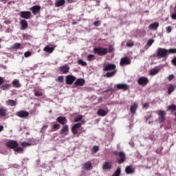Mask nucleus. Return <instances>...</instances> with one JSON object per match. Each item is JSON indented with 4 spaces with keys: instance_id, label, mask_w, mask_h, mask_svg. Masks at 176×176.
<instances>
[{
    "instance_id": "obj_49",
    "label": "nucleus",
    "mask_w": 176,
    "mask_h": 176,
    "mask_svg": "<svg viewBox=\"0 0 176 176\" xmlns=\"http://www.w3.org/2000/svg\"><path fill=\"white\" fill-rule=\"evenodd\" d=\"M31 55H32V54H31V52H30V51H28L24 53V56L26 58L28 57H30Z\"/></svg>"
},
{
    "instance_id": "obj_26",
    "label": "nucleus",
    "mask_w": 176,
    "mask_h": 176,
    "mask_svg": "<svg viewBox=\"0 0 176 176\" xmlns=\"http://www.w3.org/2000/svg\"><path fill=\"white\" fill-rule=\"evenodd\" d=\"M43 52H45L46 53H50V54L53 53V52H54V47L47 45L43 48Z\"/></svg>"
},
{
    "instance_id": "obj_59",
    "label": "nucleus",
    "mask_w": 176,
    "mask_h": 176,
    "mask_svg": "<svg viewBox=\"0 0 176 176\" xmlns=\"http://www.w3.org/2000/svg\"><path fill=\"white\" fill-rule=\"evenodd\" d=\"M106 76L107 78H111V72H107V74H106Z\"/></svg>"
},
{
    "instance_id": "obj_53",
    "label": "nucleus",
    "mask_w": 176,
    "mask_h": 176,
    "mask_svg": "<svg viewBox=\"0 0 176 176\" xmlns=\"http://www.w3.org/2000/svg\"><path fill=\"white\" fill-rule=\"evenodd\" d=\"M133 46H134V43H133V42H130V43H126V47H133Z\"/></svg>"
},
{
    "instance_id": "obj_58",
    "label": "nucleus",
    "mask_w": 176,
    "mask_h": 176,
    "mask_svg": "<svg viewBox=\"0 0 176 176\" xmlns=\"http://www.w3.org/2000/svg\"><path fill=\"white\" fill-rule=\"evenodd\" d=\"M3 85V78L0 76V86H2Z\"/></svg>"
},
{
    "instance_id": "obj_13",
    "label": "nucleus",
    "mask_w": 176,
    "mask_h": 176,
    "mask_svg": "<svg viewBox=\"0 0 176 176\" xmlns=\"http://www.w3.org/2000/svg\"><path fill=\"white\" fill-rule=\"evenodd\" d=\"M59 71H60V74L65 75V74H68V72H69V66L68 65L61 66L59 67Z\"/></svg>"
},
{
    "instance_id": "obj_54",
    "label": "nucleus",
    "mask_w": 176,
    "mask_h": 176,
    "mask_svg": "<svg viewBox=\"0 0 176 176\" xmlns=\"http://www.w3.org/2000/svg\"><path fill=\"white\" fill-rule=\"evenodd\" d=\"M49 127L48 125H44L42 128H41V131H46V129Z\"/></svg>"
},
{
    "instance_id": "obj_44",
    "label": "nucleus",
    "mask_w": 176,
    "mask_h": 176,
    "mask_svg": "<svg viewBox=\"0 0 176 176\" xmlns=\"http://www.w3.org/2000/svg\"><path fill=\"white\" fill-rule=\"evenodd\" d=\"M98 151H100V147L98 146H94L92 148V153H97Z\"/></svg>"
},
{
    "instance_id": "obj_6",
    "label": "nucleus",
    "mask_w": 176,
    "mask_h": 176,
    "mask_svg": "<svg viewBox=\"0 0 176 176\" xmlns=\"http://www.w3.org/2000/svg\"><path fill=\"white\" fill-rule=\"evenodd\" d=\"M138 83L140 86H142L143 87H145L148 83H149V79L146 77H140L138 80Z\"/></svg>"
},
{
    "instance_id": "obj_28",
    "label": "nucleus",
    "mask_w": 176,
    "mask_h": 176,
    "mask_svg": "<svg viewBox=\"0 0 176 176\" xmlns=\"http://www.w3.org/2000/svg\"><path fill=\"white\" fill-rule=\"evenodd\" d=\"M116 65L115 64H111V76H114V75L118 72V70L115 69Z\"/></svg>"
},
{
    "instance_id": "obj_3",
    "label": "nucleus",
    "mask_w": 176,
    "mask_h": 176,
    "mask_svg": "<svg viewBox=\"0 0 176 176\" xmlns=\"http://www.w3.org/2000/svg\"><path fill=\"white\" fill-rule=\"evenodd\" d=\"M110 53L111 52V47H109V50L107 48H104V47H95L94 49V53H95V54H98V56H105V54H107V53Z\"/></svg>"
},
{
    "instance_id": "obj_34",
    "label": "nucleus",
    "mask_w": 176,
    "mask_h": 176,
    "mask_svg": "<svg viewBox=\"0 0 176 176\" xmlns=\"http://www.w3.org/2000/svg\"><path fill=\"white\" fill-rule=\"evenodd\" d=\"M167 111H172L173 112L176 111V105L171 104L167 107Z\"/></svg>"
},
{
    "instance_id": "obj_33",
    "label": "nucleus",
    "mask_w": 176,
    "mask_h": 176,
    "mask_svg": "<svg viewBox=\"0 0 176 176\" xmlns=\"http://www.w3.org/2000/svg\"><path fill=\"white\" fill-rule=\"evenodd\" d=\"M103 170H109L111 168V162H106L102 166Z\"/></svg>"
},
{
    "instance_id": "obj_61",
    "label": "nucleus",
    "mask_w": 176,
    "mask_h": 176,
    "mask_svg": "<svg viewBox=\"0 0 176 176\" xmlns=\"http://www.w3.org/2000/svg\"><path fill=\"white\" fill-rule=\"evenodd\" d=\"M2 130H3V126H0V133H1V131H2Z\"/></svg>"
},
{
    "instance_id": "obj_52",
    "label": "nucleus",
    "mask_w": 176,
    "mask_h": 176,
    "mask_svg": "<svg viewBox=\"0 0 176 176\" xmlns=\"http://www.w3.org/2000/svg\"><path fill=\"white\" fill-rule=\"evenodd\" d=\"M166 32L167 34H170L171 31H172V28L171 26H168L166 28Z\"/></svg>"
},
{
    "instance_id": "obj_37",
    "label": "nucleus",
    "mask_w": 176,
    "mask_h": 176,
    "mask_svg": "<svg viewBox=\"0 0 176 176\" xmlns=\"http://www.w3.org/2000/svg\"><path fill=\"white\" fill-rule=\"evenodd\" d=\"M14 152H17L18 153H23L24 152V149L22 147L16 146L15 149H14Z\"/></svg>"
},
{
    "instance_id": "obj_2",
    "label": "nucleus",
    "mask_w": 176,
    "mask_h": 176,
    "mask_svg": "<svg viewBox=\"0 0 176 176\" xmlns=\"http://www.w3.org/2000/svg\"><path fill=\"white\" fill-rule=\"evenodd\" d=\"M113 155L116 156V162L118 164H122L126 162V153L123 151H113Z\"/></svg>"
},
{
    "instance_id": "obj_46",
    "label": "nucleus",
    "mask_w": 176,
    "mask_h": 176,
    "mask_svg": "<svg viewBox=\"0 0 176 176\" xmlns=\"http://www.w3.org/2000/svg\"><path fill=\"white\" fill-rule=\"evenodd\" d=\"M87 60H88V61H93V60H94V55L89 54L87 56Z\"/></svg>"
},
{
    "instance_id": "obj_10",
    "label": "nucleus",
    "mask_w": 176,
    "mask_h": 176,
    "mask_svg": "<svg viewBox=\"0 0 176 176\" xmlns=\"http://www.w3.org/2000/svg\"><path fill=\"white\" fill-rule=\"evenodd\" d=\"M56 122L59 123V124L64 126L68 123V120H67V118L65 116H59L56 118Z\"/></svg>"
},
{
    "instance_id": "obj_15",
    "label": "nucleus",
    "mask_w": 176,
    "mask_h": 176,
    "mask_svg": "<svg viewBox=\"0 0 176 176\" xmlns=\"http://www.w3.org/2000/svg\"><path fill=\"white\" fill-rule=\"evenodd\" d=\"M69 133V126H68V124L63 125L62 129L59 131V134H65L67 135Z\"/></svg>"
},
{
    "instance_id": "obj_4",
    "label": "nucleus",
    "mask_w": 176,
    "mask_h": 176,
    "mask_svg": "<svg viewBox=\"0 0 176 176\" xmlns=\"http://www.w3.org/2000/svg\"><path fill=\"white\" fill-rule=\"evenodd\" d=\"M6 146L7 148H10V149H15L19 146V143L15 140H9L5 143Z\"/></svg>"
},
{
    "instance_id": "obj_45",
    "label": "nucleus",
    "mask_w": 176,
    "mask_h": 176,
    "mask_svg": "<svg viewBox=\"0 0 176 176\" xmlns=\"http://www.w3.org/2000/svg\"><path fill=\"white\" fill-rule=\"evenodd\" d=\"M21 46V44L19 43H16L13 46H12V49H20Z\"/></svg>"
},
{
    "instance_id": "obj_31",
    "label": "nucleus",
    "mask_w": 176,
    "mask_h": 176,
    "mask_svg": "<svg viewBox=\"0 0 176 176\" xmlns=\"http://www.w3.org/2000/svg\"><path fill=\"white\" fill-rule=\"evenodd\" d=\"M7 105L10 106V107H16V105H17V102H16V101H14V100H10L9 99L7 102H6Z\"/></svg>"
},
{
    "instance_id": "obj_23",
    "label": "nucleus",
    "mask_w": 176,
    "mask_h": 176,
    "mask_svg": "<svg viewBox=\"0 0 176 176\" xmlns=\"http://www.w3.org/2000/svg\"><path fill=\"white\" fill-rule=\"evenodd\" d=\"M176 89L175 85L169 84L168 85V94H171Z\"/></svg>"
},
{
    "instance_id": "obj_30",
    "label": "nucleus",
    "mask_w": 176,
    "mask_h": 176,
    "mask_svg": "<svg viewBox=\"0 0 176 176\" xmlns=\"http://www.w3.org/2000/svg\"><path fill=\"white\" fill-rule=\"evenodd\" d=\"M34 93L36 97H42L43 96V92L41 89H34Z\"/></svg>"
},
{
    "instance_id": "obj_19",
    "label": "nucleus",
    "mask_w": 176,
    "mask_h": 176,
    "mask_svg": "<svg viewBox=\"0 0 176 176\" xmlns=\"http://www.w3.org/2000/svg\"><path fill=\"white\" fill-rule=\"evenodd\" d=\"M125 173L127 174H133V173H135V169L133 168V166L129 165L126 167Z\"/></svg>"
},
{
    "instance_id": "obj_47",
    "label": "nucleus",
    "mask_w": 176,
    "mask_h": 176,
    "mask_svg": "<svg viewBox=\"0 0 176 176\" xmlns=\"http://www.w3.org/2000/svg\"><path fill=\"white\" fill-rule=\"evenodd\" d=\"M174 78H175V76H174V74H170L168 76V80L171 82Z\"/></svg>"
},
{
    "instance_id": "obj_63",
    "label": "nucleus",
    "mask_w": 176,
    "mask_h": 176,
    "mask_svg": "<svg viewBox=\"0 0 176 176\" xmlns=\"http://www.w3.org/2000/svg\"><path fill=\"white\" fill-rule=\"evenodd\" d=\"M98 5H100V1L98 2V5L97 6H98Z\"/></svg>"
},
{
    "instance_id": "obj_7",
    "label": "nucleus",
    "mask_w": 176,
    "mask_h": 176,
    "mask_svg": "<svg viewBox=\"0 0 176 176\" xmlns=\"http://www.w3.org/2000/svg\"><path fill=\"white\" fill-rule=\"evenodd\" d=\"M131 64V60L127 56L122 58L120 62L121 67H123V65H130Z\"/></svg>"
},
{
    "instance_id": "obj_48",
    "label": "nucleus",
    "mask_w": 176,
    "mask_h": 176,
    "mask_svg": "<svg viewBox=\"0 0 176 176\" xmlns=\"http://www.w3.org/2000/svg\"><path fill=\"white\" fill-rule=\"evenodd\" d=\"M21 146H31V143L23 142L21 143Z\"/></svg>"
},
{
    "instance_id": "obj_55",
    "label": "nucleus",
    "mask_w": 176,
    "mask_h": 176,
    "mask_svg": "<svg viewBox=\"0 0 176 176\" xmlns=\"http://www.w3.org/2000/svg\"><path fill=\"white\" fill-rule=\"evenodd\" d=\"M173 65H174V67H176V56L172 59V61H171Z\"/></svg>"
},
{
    "instance_id": "obj_12",
    "label": "nucleus",
    "mask_w": 176,
    "mask_h": 176,
    "mask_svg": "<svg viewBox=\"0 0 176 176\" xmlns=\"http://www.w3.org/2000/svg\"><path fill=\"white\" fill-rule=\"evenodd\" d=\"M16 116H19V118H27L30 116V113L27 111L21 110L19 111H17L16 113Z\"/></svg>"
},
{
    "instance_id": "obj_62",
    "label": "nucleus",
    "mask_w": 176,
    "mask_h": 176,
    "mask_svg": "<svg viewBox=\"0 0 176 176\" xmlns=\"http://www.w3.org/2000/svg\"><path fill=\"white\" fill-rule=\"evenodd\" d=\"M113 51V48L111 47V52L112 53Z\"/></svg>"
},
{
    "instance_id": "obj_41",
    "label": "nucleus",
    "mask_w": 176,
    "mask_h": 176,
    "mask_svg": "<svg viewBox=\"0 0 176 176\" xmlns=\"http://www.w3.org/2000/svg\"><path fill=\"white\" fill-rule=\"evenodd\" d=\"M103 71H111V63H109L107 65H104Z\"/></svg>"
},
{
    "instance_id": "obj_22",
    "label": "nucleus",
    "mask_w": 176,
    "mask_h": 176,
    "mask_svg": "<svg viewBox=\"0 0 176 176\" xmlns=\"http://www.w3.org/2000/svg\"><path fill=\"white\" fill-rule=\"evenodd\" d=\"M65 5V0H56L55 1L56 8H61V6H64Z\"/></svg>"
},
{
    "instance_id": "obj_17",
    "label": "nucleus",
    "mask_w": 176,
    "mask_h": 176,
    "mask_svg": "<svg viewBox=\"0 0 176 176\" xmlns=\"http://www.w3.org/2000/svg\"><path fill=\"white\" fill-rule=\"evenodd\" d=\"M8 116V109L3 107H0V118H5Z\"/></svg>"
},
{
    "instance_id": "obj_36",
    "label": "nucleus",
    "mask_w": 176,
    "mask_h": 176,
    "mask_svg": "<svg viewBox=\"0 0 176 176\" xmlns=\"http://www.w3.org/2000/svg\"><path fill=\"white\" fill-rule=\"evenodd\" d=\"M56 82H58L59 83H63L64 82V76H58L57 78H56Z\"/></svg>"
},
{
    "instance_id": "obj_50",
    "label": "nucleus",
    "mask_w": 176,
    "mask_h": 176,
    "mask_svg": "<svg viewBox=\"0 0 176 176\" xmlns=\"http://www.w3.org/2000/svg\"><path fill=\"white\" fill-rule=\"evenodd\" d=\"M154 43H155V40L149 39L148 41L147 42V45L148 46H151V45H153Z\"/></svg>"
},
{
    "instance_id": "obj_24",
    "label": "nucleus",
    "mask_w": 176,
    "mask_h": 176,
    "mask_svg": "<svg viewBox=\"0 0 176 176\" xmlns=\"http://www.w3.org/2000/svg\"><path fill=\"white\" fill-rule=\"evenodd\" d=\"M107 114L108 111L102 109H99L97 111V115H98V116H107Z\"/></svg>"
},
{
    "instance_id": "obj_16",
    "label": "nucleus",
    "mask_w": 176,
    "mask_h": 176,
    "mask_svg": "<svg viewBox=\"0 0 176 176\" xmlns=\"http://www.w3.org/2000/svg\"><path fill=\"white\" fill-rule=\"evenodd\" d=\"M82 168H84V170H86L87 171H90V170L93 168L91 162L87 161V162L84 163L82 165Z\"/></svg>"
},
{
    "instance_id": "obj_20",
    "label": "nucleus",
    "mask_w": 176,
    "mask_h": 176,
    "mask_svg": "<svg viewBox=\"0 0 176 176\" xmlns=\"http://www.w3.org/2000/svg\"><path fill=\"white\" fill-rule=\"evenodd\" d=\"M85 83H86V82L85 81V79L83 78H78L76 80V81L74 82V85L75 86H80L82 87L85 85Z\"/></svg>"
},
{
    "instance_id": "obj_32",
    "label": "nucleus",
    "mask_w": 176,
    "mask_h": 176,
    "mask_svg": "<svg viewBox=\"0 0 176 176\" xmlns=\"http://www.w3.org/2000/svg\"><path fill=\"white\" fill-rule=\"evenodd\" d=\"M12 85L14 87H16V89L21 87V85L20 84V82H19V80H14L12 81Z\"/></svg>"
},
{
    "instance_id": "obj_14",
    "label": "nucleus",
    "mask_w": 176,
    "mask_h": 176,
    "mask_svg": "<svg viewBox=\"0 0 176 176\" xmlns=\"http://www.w3.org/2000/svg\"><path fill=\"white\" fill-rule=\"evenodd\" d=\"M116 87L118 90H123L124 91H126L130 89V87L127 84L121 83L116 85Z\"/></svg>"
},
{
    "instance_id": "obj_51",
    "label": "nucleus",
    "mask_w": 176,
    "mask_h": 176,
    "mask_svg": "<svg viewBox=\"0 0 176 176\" xmlns=\"http://www.w3.org/2000/svg\"><path fill=\"white\" fill-rule=\"evenodd\" d=\"M94 24L95 27H99V25H101V21H96Z\"/></svg>"
},
{
    "instance_id": "obj_43",
    "label": "nucleus",
    "mask_w": 176,
    "mask_h": 176,
    "mask_svg": "<svg viewBox=\"0 0 176 176\" xmlns=\"http://www.w3.org/2000/svg\"><path fill=\"white\" fill-rule=\"evenodd\" d=\"M23 38L26 41H29L30 39H31V35L25 33L23 34Z\"/></svg>"
},
{
    "instance_id": "obj_29",
    "label": "nucleus",
    "mask_w": 176,
    "mask_h": 176,
    "mask_svg": "<svg viewBox=\"0 0 176 176\" xmlns=\"http://www.w3.org/2000/svg\"><path fill=\"white\" fill-rule=\"evenodd\" d=\"M138 109V104L134 103L133 104L131 105V113H135L137 112V109Z\"/></svg>"
},
{
    "instance_id": "obj_21",
    "label": "nucleus",
    "mask_w": 176,
    "mask_h": 176,
    "mask_svg": "<svg viewBox=\"0 0 176 176\" xmlns=\"http://www.w3.org/2000/svg\"><path fill=\"white\" fill-rule=\"evenodd\" d=\"M30 10H32L33 14H38L39 12H41V6H34Z\"/></svg>"
},
{
    "instance_id": "obj_35",
    "label": "nucleus",
    "mask_w": 176,
    "mask_h": 176,
    "mask_svg": "<svg viewBox=\"0 0 176 176\" xmlns=\"http://www.w3.org/2000/svg\"><path fill=\"white\" fill-rule=\"evenodd\" d=\"M168 52V56L169 54H176V48H170L167 50Z\"/></svg>"
},
{
    "instance_id": "obj_27",
    "label": "nucleus",
    "mask_w": 176,
    "mask_h": 176,
    "mask_svg": "<svg viewBox=\"0 0 176 176\" xmlns=\"http://www.w3.org/2000/svg\"><path fill=\"white\" fill-rule=\"evenodd\" d=\"M160 71V69L158 67H155L150 70V75L152 76L157 75V74H159V72Z\"/></svg>"
},
{
    "instance_id": "obj_40",
    "label": "nucleus",
    "mask_w": 176,
    "mask_h": 176,
    "mask_svg": "<svg viewBox=\"0 0 176 176\" xmlns=\"http://www.w3.org/2000/svg\"><path fill=\"white\" fill-rule=\"evenodd\" d=\"M78 64L82 65V67H86V65H87V63L82 59L78 60Z\"/></svg>"
},
{
    "instance_id": "obj_11",
    "label": "nucleus",
    "mask_w": 176,
    "mask_h": 176,
    "mask_svg": "<svg viewBox=\"0 0 176 176\" xmlns=\"http://www.w3.org/2000/svg\"><path fill=\"white\" fill-rule=\"evenodd\" d=\"M19 15L22 19H25L26 20L31 19V12L30 11H21Z\"/></svg>"
},
{
    "instance_id": "obj_1",
    "label": "nucleus",
    "mask_w": 176,
    "mask_h": 176,
    "mask_svg": "<svg viewBox=\"0 0 176 176\" xmlns=\"http://www.w3.org/2000/svg\"><path fill=\"white\" fill-rule=\"evenodd\" d=\"M157 53L153 57H156L157 58H167L168 57V54L167 49L158 47L156 50Z\"/></svg>"
},
{
    "instance_id": "obj_64",
    "label": "nucleus",
    "mask_w": 176,
    "mask_h": 176,
    "mask_svg": "<svg viewBox=\"0 0 176 176\" xmlns=\"http://www.w3.org/2000/svg\"><path fill=\"white\" fill-rule=\"evenodd\" d=\"M113 135H114V134L113 133V134H112V137H113Z\"/></svg>"
},
{
    "instance_id": "obj_39",
    "label": "nucleus",
    "mask_w": 176,
    "mask_h": 176,
    "mask_svg": "<svg viewBox=\"0 0 176 176\" xmlns=\"http://www.w3.org/2000/svg\"><path fill=\"white\" fill-rule=\"evenodd\" d=\"M82 119H83V116L80 115L78 117H76L74 118V122L76 123L78 122H80V120H82Z\"/></svg>"
},
{
    "instance_id": "obj_57",
    "label": "nucleus",
    "mask_w": 176,
    "mask_h": 176,
    "mask_svg": "<svg viewBox=\"0 0 176 176\" xmlns=\"http://www.w3.org/2000/svg\"><path fill=\"white\" fill-rule=\"evenodd\" d=\"M143 108H146V109H148V108H149V103H145L143 104Z\"/></svg>"
},
{
    "instance_id": "obj_5",
    "label": "nucleus",
    "mask_w": 176,
    "mask_h": 176,
    "mask_svg": "<svg viewBox=\"0 0 176 176\" xmlns=\"http://www.w3.org/2000/svg\"><path fill=\"white\" fill-rule=\"evenodd\" d=\"M166 115H167V113H166V111L164 110H160L158 113V122L159 123H163L165 122L166 120Z\"/></svg>"
},
{
    "instance_id": "obj_56",
    "label": "nucleus",
    "mask_w": 176,
    "mask_h": 176,
    "mask_svg": "<svg viewBox=\"0 0 176 176\" xmlns=\"http://www.w3.org/2000/svg\"><path fill=\"white\" fill-rule=\"evenodd\" d=\"M171 19H173V20H176V12L171 14Z\"/></svg>"
},
{
    "instance_id": "obj_38",
    "label": "nucleus",
    "mask_w": 176,
    "mask_h": 176,
    "mask_svg": "<svg viewBox=\"0 0 176 176\" xmlns=\"http://www.w3.org/2000/svg\"><path fill=\"white\" fill-rule=\"evenodd\" d=\"M60 127H61V125H60V124L58 123H56L53 125L52 129L54 131H57V130H58Z\"/></svg>"
},
{
    "instance_id": "obj_25",
    "label": "nucleus",
    "mask_w": 176,
    "mask_h": 176,
    "mask_svg": "<svg viewBox=\"0 0 176 176\" xmlns=\"http://www.w3.org/2000/svg\"><path fill=\"white\" fill-rule=\"evenodd\" d=\"M159 28V22H155L153 23H151L149 25L148 28L149 30H154L156 31L157 28Z\"/></svg>"
},
{
    "instance_id": "obj_42",
    "label": "nucleus",
    "mask_w": 176,
    "mask_h": 176,
    "mask_svg": "<svg viewBox=\"0 0 176 176\" xmlns=\"http://www.w3.org/2000/svg\"><path fill=\"white\" fill-rule=\"evenodd\" d=\"M12 85L10 84H6L1 86L2 90H8Z\"/></svg>"
},
{
    "instance_id": "obj_60",
    "label": "nucleus",
    "mask_w": 176,
    "mask_h": 176,
    "mask_svg": "<svg viewBox=\"0 0 176 176\" xmlns=\"http://www.w3.org/2000/svg\"><path fill=\"white\" fill-rule=\"evenodd\" d=\"M67 2H68L69 3H72L73 1L72 0H66Z\"/></svg>"
},
{
    "instance_id": "obj_8",
    "label": "nucleus",
    "mask_w": 176,
    "mask_h": 176,
    "mask_svg": "<svg viewBox=\"0 0 176 176\" xmlns=\"http://www.w3.org/2000/svg\"><path fill=\"white\" fill-rule=\"evenodd\" d=\"M76 80V78L73 75H68L66 76L65 83L66 85H72L74 82Z\"/></svg>"
},
{
    "instance_id": "obj_9",
    "label": "nucleus",
    "mask_w": 176,
    "mask_h": 176,
    "mask_svg": "<svg viewBox=\"0 0 176 176\" xmlns=\"http://www.w3.org/2000/svg\"><path fill=\"white\" fill-rule=\"evenodd\" d=\"M82 127V124L81 123H76L72 127V133L74 135H76L78 134V131L79 129Z\"/></svg>"
},
{
    "instance_id": "obj_18",
    "label": "nucleus",
    "mask_w": 176,
    "mask_h": 176,
    "mask_svg": "<svg viewBox=\"0 0 176 176\" xmlns=\"http://www.w3.org/2000/svg\"><path fill=\"white\" fill-rule=\"evenodd\" d=\"M20 25H21V30H27L28 28V22L25 21V19H22L20 21Z\"/></svg>"
}]
</instances>
